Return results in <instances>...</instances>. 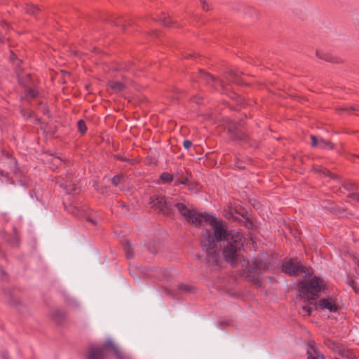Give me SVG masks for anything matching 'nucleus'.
<instances>
[{"label":"nucleus","mask_w":359,"mask_h":359,"mask_svg":"<svg viewBox=\"0 0 359 359\" xmlns=\"http://www.w3.org/2000/svg\"><path fill=\"white\" fill-rule=\"evenodd\" d=\"M123 179V175H115L111 180V184L115 186V187H118L119 185V184L121 183V180Z\"/></svg>","instance_id":"b1692460"},{"label":"nucleus","mask_w":359,"mask_h":359,"mask_svg":"<svg viewBox=\"0 0 359 359\" xmlns=\"http://www.w3.org/2000/svg\"><path fill=\"white\" fill-rule=\"evenodd\" d=\"M348 284L352 286V287L355 292H357L356 287L355 285V282L353 280L348 282Z\"/></svg>","instance_id":"473e14b6"},{"label":"nucleus","mask_w":359,"mask_h":359,"mask_svg":"<svg viewBox=\"0 0 359 359\" xmlns=\"http://www.w3.org/2000/svg\"><path fill=\"white\" fill-rule=\"evenodd\" d=\"M299 295L302 298L306 297L310 304L313 303L320 292L324 291L325 285L320 278L314 276L310 279H306L305 278L299 280Z\"/></svg>","instance_id":"f03ea898"},{"label":"nucleus","mask_w":359,"mask_h":359,"mask_svg":"<svg viewBox=\"0 0 359 359\" xmlns=\"http://www.w3.org/2000/svg\"><path fill=\"white\" fill-rule=\"evenodd\" d=\"M183 146L185 149H189L192 146V142L189 140H186L183 142Z\"/></svg>","instance_id":"2f4dec72"},{"label":"nucleus","mask_w":359,"mask_h":359,"mask_svg":"<svg viewBox=\"0 0 359 359\" xmlns=\"http://www.w3.org/2000/svg\"><path fill=\"white\" fill-rule=\"evenodd\" d=\"M108 349H111L117 359H129L126 355L121 353L116 345L111 340H108L104 346H93L89 349L88 359H104L107 357Z\"/></svg>","instance_id":"7ed1b4c3"},{"label":"nucleus","mask_w":359,"mask_h":359,"mask_svg":"<svg viewBox=\"0 0 359 359\" xmlns=\"http://www.w3.org/2000/svg\"><path fill=\"white\" fill-rule=\"evenodd\" d=\"M0 175H4V172L2 170L0 171Z\"/></svg>","instance_id":"c03bdc74"},{"label":"nucleus","mask_w":359,"mask_h":359,"mask_svg":"<svg viewBox=\"0 0 359 359\" xmlns=\"http://www.w3.org/2000/svg\"><path fill=\"white\" fill-rule=\"evenodd\" d=\"M174 206L177 208L179 212L186 218L188 222L191 223L196 226H200L203 221L208 222L211 225V219H208V216H210L212 219H217L210 214H198L195 211L189 210L185 205L181 203H177Z\"/></svg>","instance_id":"20e7f679"},{"label":"nucleus","mask_w":359,"mask_h":359,"mask_svg":"<svg viewBox=\"0 0 359 359\" xmlns=\"http://www.w3.org/2000/svg\"><path fill=\"white\" fill-rule=\"evenodd\" d=\"M88 219L93 224H96V222L92 218H88Z\"/></svg>","instance_id":"c9c22d12"},{"label":"nucleus","mask_w":359,"mask_h":359,"mask_svg":"<svg viewBox=\"0 0 359 359\" xmlns=\"http://www.w3.org/2000/svg\"><path fill=\"white\" fill-rule=\"evenodd\" d=\"M38 95V92L32 88H28L26 90V96L27 97L34 98L36 97Z\"/></svg>","instance_id":"393cba45"},{"label":"nucleus","mask_w":359,"mask_h":359,"mask_svg":"<svg viewBox=\"0 0 359 359\" xmlns=\"http://www.w3.org/2000/svg\"><path fill=\"white\" fill-rule=\"evenodd\" d=\"M65 312L62 311V310L57 309L55 311L54 313H53V319L57 324L62 323V322L65 319Z\"/></svg>","instance_id":"dca6fc26"},{"label":"nucleus","mask_w":359,"mask_h":359,"mask_svg":"<svg viewBox=\"0 0 359 359\" xmlns=\"http://www.w3.org/2000/svg\"><path fill=\"white\" fill-rule=\"evenodd\" d=\"M117 158H118V159H120V160H121V161H123V160H124L123 158H121V157H119V156H118V157H117Z\"/></svg>","instance_id":"37998d69"},{"label":"nucleus","mask_w":359,"mask_h":359,"mask_svg":"<svg viewBox=\"0 0 359 359\" xmlns=\"http://www.w3.org/2000/svg\"><path fill=\"white\" fill-rule=\"evenodd\" d=\"M231 74L233 76H237V74H236L234 72H233V71H231Z\"/></svg>","instance_id":"4c0bfd02"},{"label":"nucleus","mask_w":359,"mask_h":359,"mask_svg":"<svg viewBox=\"0 0 359 359\" xmlns=\"http://www.w3.org/2000/svg\"><path fill=\"white\" fill-rule=\"evenodd\" d=\"M311 145L313 147H318L320 149H332V144L330 142L327 141L321 137H318L314 135L311 136Z\"/></svg>","instance_id":"9b49d317"},{"label":"nucleus","mask_w":359,"mask_h":359,"mask_svg":"<svg viewBox=\"0 0 359 359\" xmlns=\"http://www.w3.org/2000/svg\"><path fill=\"white\" fill-rule=\"evenodd\" d=\"M4 276H6V272L0 267V277L4 278Z\"/></svg>","instance_id":"72a5a7b5"},{"label":"nucleus","mask_w":359,"mask_h":359,"mask_svg":"<svg viewBox=\"0 0 359 359\" xmlns=\"http://www.w3.org/2000/svg\"><path fill=\"white\" fill-rule=\"evenodd\" d=\"M124 250L126 256L128 259H132L134 257V253L132 250L131 245L128 242H126L124 245Z\"/></svg>","instance_id":"6ab92c4d"},{"label":"nucleus","mask_w":359,"mask_h":359,"mask_svg":"<svg viewBox=\"0 0 359 359\" xmlns=\"http://www.w3.org/2000/svg\"><path fill=\"white\" fill-rule=\"evenodd\" d=\"M151 204L153 207L159 209L165 215H169L173 206L170 201H166L164 196H156L151 199Z\"/></svg>","instance_id":"6e6552de"},{"label":"nucleus","mask_w":359,"mask_h":359,"mask_svg":"<svg viewBox=\"0 0 359 359\" xmlns=\"http://www.w3.org/2000/svg\"><path fill=\"white\" fill-rule=\"evenodd\" d=\"M8 302L11 304L13 305H17L20 303V300L18 298L13 297L12 294L10 295Z\"/></svg>","instance_id":"c756f323"},{"label":"nucleus","mask_w":359,"mask_h":359,"mask_svg":"<svg viewBox=\"0 0 359 359\" xmlns=\"http://www.w3.org/2000/svg\"><path fill=\"white\" fill-rule=\"evenodd\" d=\"M339 355L344 359H357L353 352L349 349H342L339 352Z\"/></svg>","instance_id":"f3484780"},{"label":"nucleus","mask_w":359,"mask_h":359,"mask_svg":"<svg viewBox=\"0 0 359 359\" xmlns=\"http://www.w3.org/2000/svg\"><path fill=\"white\" fill-rule=\"evenodd\" d=\"M1 359H8V357L6 353H2Z\"/></svg>","instance_id":"f704fd0d"},{"label":"nucleus","mask_w":359,"mask_h":359,"mask_svg":"<svg viewBox=\"0 0 359 359\" xmlns=\"http://www.w3.org/2000/svg\"><path fill=\"white\" fill-rule=\"evenodd\" d=\"M282 271L290 276H296L304 273L305 277L311 276L310 269L304 267L295 259H286L281 265Z\"/></svg>","instance_id":"0eeeda50"},{"label":"nucleus","mask_w":359,"mask_h":359,"mask_svg":"<svg viewBox=\"0 0 359 359\" xmlns=\"http://www.w3.org/2000/svg\"><path fill=\"white\" fill-rule=\"evenodd\" d=\"M22 114L24 116H27V117H29V115L27 114V113H25V110H22Z\"/></svg>","instance_id":"e433bc0d"},{"label":"nucleus","mask_w":359,"mask_h":359,"mask_svg":"<svg viewBox=\"0 0 359 359\" xmlns=\"http://www.w3.org/2000/svg\"><path fill=\"white\" fill-rule=\"evenodd\" d=\"M178 289L182 292H191V287L187 285L180 284L178 285Z\"/></svg>","instance_id":"a878e982"},{"label":"nucleus","mask_w":359,"mask_h":359,"mask_svg":"<svg viewBox=\"0 0 359 359\" xmlns=\"http://www.w3.org/2000/svg\"><path fill=\"white\" fill-rule=\"evenodd\" d=\"M160 178L164 183H170L174 179V175L168 172H163Z\"/></svg>","instance_id":"aec40b11"},{"label":"nucleus","mask_w":359,"mask_h":359,"mask_svg":"<svg viewBox=\"0 0 359 359\" xmlns=\"http://www.w3.org/2000/svg\"><path fill=\"white\" fill-rule=\"evenodd\" d=\"M198 79L208 84L215 86L216 84H219L221 86H224V81L219 79H217L212 76L204 72L202 70H200L198 72Z\"/></svg>","instance_id":"9d476101"},{"label":"nucleus","mask_w":359,"mask_h":359,"mask_svg":"<svg viewBox=\"0 0 359 359\" xmlns=\"http://www.w3.org/2000/svg\"><path fill=\"white\" fill-rule=\"evenodd\" d=\"M121 26L124 27V25H123L122 22H121Z\"/></svg>","instance_id":"a18cd8bd"},{"label":"nucleus","mask_w":359,"mask_h":359,"mask_svg":"<svg viewBox=\"0 0 359 359\" xmlns=\"http://www.w3.org/2000/svg\"><path fill=\"white\" fill-rule=\"evenodd\" d=\"M311 305H313L316 309L328 310L331 313H336L339 309L336 299L332 297H323L318 302L313 301V303L310 305L303 306L302 309L308 316L311 315L313 311Z\"/></svg>","instance_id":"39448f33"},{"label":"nucleus","mask_w":359,"mask_h":359,"mask_svg":"<svg viewBox=\"0 0 359 359\" xmlns=\"http://www.w3.org/2000/svg\"><path fill=\"white\" fill-rule=\"evenodd\" d=\"M25 9L27 13H29L31 15H35L39 11V8L32 4H26Z\"/></svg>","instance_id":"412c9836"},{"label":"nucleus","mask_w":359,"mask_h":359,"mask_svg":"<svg viewBox=\"0 0 359 359\" xmlns=\"http://www.w3.org/2000/svg\"><path fill=\"white\" fill-rule=\"evenodd\" d=\"M184 57L188 58L189 57H192V55L191 54H189V55H185Z\"/></svg>","instance_id":"a19ab883"},{"label":"nucleus","mask_w":359,"mask_h":359,"mask_svg":"<svg viewBox=\"0 0 359 359\" xmlns=\"http://www.w3.org/2000/svg\"><path fill=\"white\" fill-rule=\"evenodd\" d=\"M231 137L233 140L247 141L248 140V135L241 130L239 126L231 122L228 128Z\"/></svg>","instance_id":"1a4fd4ad"},{"label":"nucleus","mask_w":359,"mask_h":359,"mask_svg":"<svg viewBox=\"0 0 359 359\" xmlns=\"http://www.w3.org/2000/svg\"><path fill=\"white\" fill-rule=\"evenodd\" d=\"M6 241L13 247L18 246L20 238L16 229H14L13 233L6 238Z\"/></svg>","instance_id":"4468645a"},{"label":"nucleus","mask_w":359,"mask_h":359,"mask_svg":"<svg viewBox=\"0 0 359 359\" xmlns=\"http://www.w3.org/2000/svg\"><path fill=\"white\" fill-rule=\"evenodd\" d=\"M175 93L176 95H178V94H180V90H178V89H176V90H175Z\"/></svg>","instance_id":"ea45409f"},{"label":"nucleus","mask_w":359,"mask_h":359,"mask_svg":"<svg viewBox=\"0 0 359 359\" xmlns=\"http://www.w3.org/2000/svg\"><path fill=\"white\" fill-rule=\"evenodd\" d=\"M242 266L245 267L246 274L250 280L254 281L256 284L259 283L258 278H255L253 275L268 269V264L262 259L255 258L251 262L243 260Z\"/></svg>","instance_id":"423d86ee"},{"label":"nucleus","mask_w":359,"mask_h":359,"mask_svg":"<svg viewBox=\"0 0 359 359\" xmlns=\"http://www.w3.org/2000/svg\"><path fill=\"white\" fill-rule=\"evenodd\" d=\"M115 25H116V26H121V22H116V23L115 24Z\"/></svg>","instance_id":"79ce46f5"},{"label":"nucleus","mask_w":359,"mask_h":359,"mask_svg":"<svg viewBox=\"0 0 359 359\" xmlns=\"http://www.w3.org/2000/svg\"><path fill=\"white\" fill-rule=\"evenodd\" d=\"M306 355L307 359H325V356L317 349L313 342L309 344Z\"/></svg>","instance_id":"f8f14e48"},{"label":"nucleus","mask_w":359,"mask_h":359,"mask_svg":"<svg viewBox=\"0 0 359 359\" xmlns=\"http://www.w3.org/2000/svg\"><path fill=\"white\" fill-rule=\"evenodd\" d=\"M78 130L81 133L84 134L87 130V127L83 120H79L77 123Z\"/></svg>","instance_id":"5701e85b"},{"label":"nucleus","mask_w":359,"mask_h":359,"mask_svg":"<svg viewBox=\"0 0 359 359\" xmlns=\"http://www.w3.org/2000/svg\"><path fill=\"white\" fill-rule=\"evenodd\" d=\"M350 109L354 111L358 110V109L355 107H350Z\"/></svg>","instance_id":"58836bf2"},{"label":"nucleus","mask_w":359,"mask_h":359,"mask_svg":"<svg viewBox=\"0 0 359 359\" xmlns=\"http://www.w3.org/2000/svg\"><path fill=\"white\" fill-rule=\"evenodd\" d=\"M348 196L355 201L359 202V193H351Z\"/></svg>","instance_id":"7c9ffc66"},{"label":"nucleus","mask_w":359,"mask_h":359,"mask_svg":"<svg viewBox=\"0 0 359 359\" xmlns=\"http://www.w3.org/2000/svg\"><path fill=\"white\" fill-rule=\"evenodd\" d=\"M203 11H208L210 10V6L206 2L205 0H199Z\"/></svg>","instance_id":"cd10ccee"},{"label":"nucleus","mask_w":359,"mask_h":359,"mask_svg":"<svg viewBox=\"0 0 359 359\" xmlns=\"http://www.w3.org/2000/svg\"><path fill=\"white\" fill-rule=\"evenodd\" d=\"M109 86L116 93L122 91L125 88V85L119 81H110Z\"/></svg>","instance_id":"2eb2a0df"},{"label":"nucleus","mask_w":359,"mask_h":359,"mask_svg":"<svg viewBox=\"0 0 359 359\" xmlns=\"http://www.w3.org/2000/svg\"><path fill=\"white\" fill-rule=\"evenodd\" d=\"M1 154L4 156L9 159V167L15 168L16 167V160L12 157L11 154L6 151L4 149L1 150Z\"/></svg>","instance_id":"a211bd4d"},{"label":"nucleus","mask_w":359,"mask_h":359,"mask_svg":"<svg viewBox=\"0 0 359 359\" xmlns=\"http://www.w3.org/2000/svg\"><path fill=\"white\" fill-rule=\"evenodd\" d=\"M188 178L187 177H183L182 180H177L175 182V185L178 186L180 184H187Z\"/></svg>","instance_id":"c85d7f7f"},{"label":"nucleus","mask_w":359,"mask_h":359,"mask_svg":"<svg viewBox=\"0 0 359 359\" xmlns=\"http://www.w3.org/2000/svg\"><path fill=\"white\" fill-rule=\"evenodd\" d=\"M211 219V227L214 235L210 230L205 229L202 232L201 245L205 250L209 262L217 264L219 252L216 241L225 242L223 246L222 255L224 259L234 266L240 258L238 250L243 246V236L236 231L228 230L226 225L219 219Z\"/></svg>","instance_id":"f257e3e1"},{"label":"nucleus","mask_w":359,"mask_h":359,"mask_svg":"<svg viewBox=\"0 0 359 359\" xmlns=\"http://www.w3.org/2000/svg\"><path fill=\"white\" fill-rule=\"evenodd\" d=\"M316 55L319 58L323 59V60H327V61L332 62V60H331L330 56H329L327 55H325V54H323V53H320V52L317 51L316 52Z\"/></svg>","instance_id":"bb28decb"},{"label":"nucleus","mask_w":359,"mask_h":359,"mask_svg":"<svg viewBox=\"0 0 359 359\" xmlns=\"http://www.w3.org/2000/svg\"><path fill=\"white\" fill-rule=\"evenodd\" d=\"M60 186L66 190L67 194H78L79 192V189L75 184V182L72 179L67 180L64 183H62Z\"/></svg>","instance_id":"ddd939ff"},{"label":"nucleus","mask_w":359,"mask_h":359,"mask_svg":"<svg viewBox=\"0 0 359 359\" xmlns=\"http://www.w3.org/2000/svg\"><path fill=\"white\" fill-rule=\"evenodd\" d=\"M154 20L160 22L163 25H164L165 27H170V26H171V24H172L171 20L170 19V18L165 16V15L158 19H154Z\"/></svg>","instance_id":"4be33fe9"}]
</instances>
